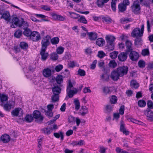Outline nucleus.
<instances>
[{
	"mask_svg": "<svg viewBox=\"0 0 153 153\" xmlns=\"http://www.w3.org/2000/svg\"><path fill=\"white\" fill-rule=\"evenodd\" d=\"M48 35L44 37L42 41V47L40 52V54L41 56L42 59V60L45 61L48 56V53H45V51L48 45Z\"/></svg>",
	"mask_w": 153,
	"mask_h": 153,
	"instance_id": "f257e3e1",
	"label": "nucleus"
},
{
	"mask_svg": "<svg viewBox=\"0 0 153 153\" xmlns=\"http://www.w3.org/2000/svg\"><path fill=\"white\" fill-rule=\"evenodd\" d=\"M130 3L128 0H123V2L118 5V13H124L126 10L127 7L129 5Z\"/></svg>",
	"mask_w": 153,
	"mask_h": 153,
	"instance_id": "f03ea898",
	"label": "nucleus"
},
{
	"mask_svg": "<svg viewBox=\"0 0 153 153\" xmlns=\"http://www.w3.org/2000/svg\"><path fill=\"white\" fill-rule=\"evenodd\" d=\"M132 11L135 14H138L140 13V7L138 1L137 0L134 1L131 6Z\"/></svg>",
	"mask_w": 153,
	"mask_h": 153,
	"instance_id": "7ed1b4c3",
	"label": "nucleus"
},
{
	"mask_svg": "<svg viewBox=\"0 0 153 153\" xmlns=\"http://www.w3.org/2000/svg\"><path fill=\"white\" fill-rule=\"evenodd\" d=\"M117 69L120 75V77H122L127 74L128 68L127 66H123L118 68Z\"/></svg>",
	"mask_w": 153,
	"mask_h": 153,
	"instance_id": "20e7f679",
	"label": "nucleus"
},
{
	"mask_svg": "<svg viewBox=\"0 0 153 153\" xmlns=\"http://www.w3.org/2000/svg\"><path fill=\"white\" fill-rule=\"evenodd\" d=\"M33 117L36 119V121L39 123H41L43 120L44 117L41 115L40 112L37 110H35L33 113Z\"/></svg>",
	"mask_w": 153,
	"mask_h": 153,
	"instance_id": "39448f33",
	"label": "nucleus"
},
{
	"mask_svg": "<svg viewBox=\"0 0 153 153\" xmlns=\"http://www.w3.org/2000/svg\"><path fill=\"white\" fill-rule=\"evenodd\" d=\"M49 14L51 18L56 21H63L65 20V16H62L61 15L56 14L54 12H50Z\"/></svg>",
	"mask_w": 153,
	"mask_h": 153,
	"instance_id": "423d86ee",
	"label": "nucleus"
},
{
	"mask_svg": "<svg viewBox=\"0 0 153 153\" xmlns=\"http://www.w3.org/2000/svg\"><path fill=\"white\" fill-rule=\"evenodd\" d=\"M129 57L130 59L132 61H136L139 59V54L136 51H131L129 53Z\"/></svg>",
	"mask_w": 153,
	"mask_h": 153,
	"instance_id": "0eeeda50",
	"label": "nucleus"
},
{
	"mask_svg": "<svg viewBox=\"0 0 153 153\" xmlns=\"http://www.w3.org/2000/svg\"><path fill=\"white\" fill-rule=\"evenodd\" d=\"M23 114V110L20 108H16L11 112L12 115L13 117H20Z\"/></svg>",
	"mask_w": 153,
	"mask_h": 153,
	"instance_id": "6e6552de",
	"label": "nucleus"
},
{
	"mask_svg": "<svg viewBox=\"0 0 153 153\" xmlns=\"http://www.w3.org/2000/svg\"><path fill=\"white\" fill-rule=\"evenodd\" d=\"M62 87L61 85H58L56 84L53 85L52 87V91L53 94L59 95L61 93Z\"/></svg>",
	"mask_w": 153,
	"mask_h": 153,
	"instance_id": "1a4fd4ad",
	"label": "nucleus"
},
{
	"mask_svg": "<svg viewBox=\"0 0 153 153\" xmlns=\"http://www.w3.org/2000/svg\"><path fill=\"white\" fill-rule=\"evenodd\" d=\"M30 39L33 41L37 42L41 39L40 34L38 32L34 31L32 32Z\"/></svg>",
	"mask_w": 153,
	"mask_h": 153,
	"instance_id": "9d476101",
	"label": "nucleus"
},
{
	"mask_svg": "<svg viewBox=\"0 0 153 153\" xmlns=\"http://www.w3.org/2000/svg\"><path fill=\"white\" fill-rule=\"evenodd\" d=\"M110 76L112 80L117 81L119 79L120 75L116 69V70H114L111 72Z\"/></svg>",
	"mask_w": 153,
	"mask_h": 153,
	"instance_id": "9b49d317",
	"label": "nucleus"
},
{
	"mask_svg": "<svg viewBox=\"0 0 153 153\" xmlns=\"http://www.w3.org/2000/svg\"><path fill=\"white\" fill-rule=\"evenodd\" d=\"M129 52H123L120 53L118 56V58L119 61L121 62L125 61L127 58V55L129 54Z\"/></svg>",
	"mask_w": 153,
	"mask_h": 153,
	"instance_id": "f8f14e48",
	"label": "nucleus"
},
{
	"mask_svg": "<svg viewBox=\"0 0 153 153\" xmlns=\"http://www.w3.org/2000/svg\"><path fill=\"white\" fill-rule=\"evenodd\" d=\"M14 104L15 102L14 101H10L4 105V108L5 110L9 111L11 108L14 107Z\"/></svg>",
	"mask_w": 153,
	"mask_h": 153,
	"instance_id": "ddd939ff",
	"label": "nucleus"
},
{
	"mask_svg": "<svg viewBox=\"0 0 153 153\" xmlns=\"http://www.w3.org/2000/svg\"><path fill=\"white\" fill-rule=\"evenodd\" d=\"M120 131L122 132L123 133L126 135H128L129 134V131L126 130L125 127V124L124 122L121 120L120 123Z\"/></svg>",
	"mask_w": 153,
	"mask_h": 153,
	"instance_id": "4468645a",
	"label": "nucleus"
},
{
	"mask_svg": "<svg viewBox=\"0 0 153 153\" xmlns=\"http://www.w3.org/2000/svg\"><path fill=\"white\" fill-rule=\"evenodd\" d=\"M140 32V28H139L136 27L135 28L131 33V36L133 37H137V36L141 37L143 36L139 35Z\"/></svg>",
	"mask_w": 153,
	"mask_h": 153,
	"instance_id": "2eb2a0df",
	"label": "nucleus"
},
{
	"mask_svg": "<svg viewBox=\"0 0 153 153\" xmlns=\"http://www.w3.org/2000/svg\"><path fill=\"white\" fill-rule=\"evenodd\" d=\"M109 0H97L96 4L98 7L102 8L105 6V3H107Z\"/></svg>",
	"mask_w": 153,
	"mask_h": 153,
	"instance_id": "dca6fc26",
	"label": "nucleus"
},
{
	"mask_svg": "<svg viewBox=\"0 0 153 153\" xmlns=\"http://www.w3.org/2000/svg\"><path fill=\"white\" fill-rule=\"evenodd\" d=\"M148 119L153 122V112L149 109H146V113Z\"/></svg>",
	"mask_w": 153,
	"mask_h": 153,
	"instance_id": "f3484780",
	"label": "nucleus"
},
{
	"mask_svg": "<svg viewBox=\"0 0 153 153\" xmlns=\"http://www.w3.org/2000/svg\"><path fill=\"white\" fill-rule=\"evenodd\" d=\"M88 113V108L86 106H82L79 111V114L82 116H84Z\"/></svg>",
	"mask_w": 153,
	"mask_h": 153,
	"instance_id": "a211bd4d",
	"label": "nucleus"
},
{
	"mask_svg": "<svg viewBox=\"0 0 153 153\" xmlns=\"http://www.w3.org/2000/svg\"><path fill=\"white\" fill-rule=\"evenodd\" d=\"M20 21L18 18L14 17L12 19V24L11 25V27L12 28H15L18 26L20 23Z\"/></svg>",
	"mask_w": 153,
	"mask_h": 153,
	"instance_id": "6ab92c4d",
	"label": "nucleus"
},
{
	"mask_svg": "<svg viewBox=\"0 0 153 153\" xmlns=\"http://www.w3.org/2000/svg\"><path fill=\"white\" fill-rule=\"evenodd\" d=\"M10 136L6 134L2 135L0 137L1 140L4 143H8L10 140Z\"/></svg>",
	"mask_w": 153,
	"mask_h": 153,
	"instance_id": "aec40b11",
	"label": "nucleus"
},
{
	"mask_svg": "<svg viewBox=\"0 0 153 153\" xmlns=\"http://www.w3.org/2000/svg\"><path fill=\"white\" fill-rule=\"evenodd\" d=\"M87 34L88 36L89 39L91 41L95 40L97 37V34L95 32H87Z\"/></svg>",
	"mask_w": 153,
	"mask_h": 153,
	"instance_id": "412c9836",
	"label": "nucleus"
},
{
	"mask_svg": "<svg viewBox=\"0 0 153 153\" xmlns=\"http://www.w3.org/2000/svg\"><path fill=\"white\" fill-rule=\"evenodd\" d=\"M1 18L3 19L7 22H10V15L9 12L8 11L4 12L2 14Z\"/></svg>",
	"mask_w": 153,
	"mask_h": 153,
	"instance_id": "4be33fe9",
	"label": "nucleus"
},
{
	"mask_svg": "<svg viewBox=\"0 0 153 153\" xmlns=\"http://www.w3.org/2000/svg\"><path fill=\"white\" fill-rule=\"evenodd\" d=\"M132 43L131 41L127 40L126 42V52H129L133 50V49L131 47Z\"/></svg>",
	"mask_w": 153,
	"mask_h": 153,
	"instance_id": "5701e85b",
	"label": "nucleus"
},
{
	"mask_svg": "<svg viewBox=\"0 0 153 153\" xmlns=\"http://www.w3.org/2000/svg\"><path fill=\"white\" fill-rule=\"evenodd\" d=\"M115 39L114 36L111 35L106 36L105 40L107 43H113Z\"/></svg>",
	"mask_w": 153,
	"mask_h": 153,
	"instance_id": "b1692460",
	"label": "nucleus"
},
{
	"mask_svg": "<svg viewBox=\"0 0 153 153\" xmlns=\"http://www.w3.org/2000/svg\"><path fill=\"white\" fill-rule=\"evenodd\" d=\"M28 26V25L27 22L24 21V19H22L20 21V23L19 25V27L25 29L27 28Z\"/></svg>",
	"mask_w": 153,
	"mask_h": 153,
	"instance_id": "393cba45",
	"label": "nucleus"
},
{
	"mask_svg": "<svg viewBox=\"0 0 153 153\" xmlns=\"http://www.w3.org/2000/svg\"><path fill=\"white\" fill-rule=\"evenodd\" d=\"M130 85L132 88L135 89H137L139 86V84L135 80H132L131 81Z\"/></svg>",
	"mask_w": 153,
	"mask_h": 153,
	"instance_id": "a878e982",
	"label": "nucleus"
},
{
	"mask_svg": "<svg viewBox=\"0 0 153 153\" xmlns=\"http://www.w3.org/2000/svg\"><path fill=\"white\" fill-rule=\"evenodd\" d=\"M63 82V76L61 75H57L56 77V82L58 84V85H61L62 86V84Z\"/></svg>",
	"mask_w": 153,
	"mask_h": 153,
	"instance_id": "bb28decb",
	"label": "nucleus"
},
{
	"mask_svg": "<svg viewBox=\"0 0 153 153\" xmlns=\"http://www.w3.org/2000/svg\"><path fill=\"white\" fill-rule=\"evenodd\" d=\"M113 105L108 104L106 105L105 107V113L108 114L112 111Z\"/></svg>",
	"mask_w": 153,
	"mask_h": 153,
	"instance_id": "cd10ccee",
	"label": "nucleus"
},
{
	"mask_svg": "<svg viewBox=\"0 0 153 153\" xmlns=\"http://www.w3.org/2000/svg\"><path fill=\"white\" fill-rule=\"evenodd\" d=\"M105 43L104 39L102 38H99L97 39L96 41L97 45L99 46H102Z\"/></svg>",
	"mask_w": 153,
	"mask_h": 153,
	"instance_id": "c85d7f7f",
	"label": "nucleus"
},
{
	"mask_svg": "<svg viewBox=\"0 0 153 153\" xmlns=\"http://www.w3.org/2000/svg\"><path fill=\"white\" fill-rule=\"evenodd\" d=\"M77 92L78 90L77 89H75V90H68V92H67L69 97L70 98H71L73 97L74 94L77 93Z\"/></svg>",
	"mask_w": 153,
	"mask_h": 153,
	"instance_id": "c756f323",
	"label": "nucleus"
},
{
	"mask_svg": "<svg viewBox=\"0 0 153 153\" xmlns=\"http://www.w3.org/2000/svg\"><path fill=\"white\" fill-rule=\"evenodd\" d=\"M48 79L49 80V82L50 84L52 86V85H53L56 84V78L53 76H50L48 77Z\"/></svg>",
	"mask_w": 153,
	"mask_h": 153,
	"instance_id": "7c9ffc66",
	"label": "nucleus"
},
{
	"mask_svg": "<svg viewBox=\"0 0 153 153\" xmlns=\"http://www.w3.org/2000/svg\"><path fill=\"white\" fill-rule=\"evenodd\" d=\"M100 78L103 81L108 82L109 80V75L107 73H105L101 76Z\"/></svg>",
	"mask_w": 153,
	"mask_h": 153,
	"instance_id": "2f4dec72",
	"label": "nucleus"
},
{
	"mask_svg": "<svg viewBox=\"0 0 153 153\" xmlns=\"http://www.w3.org/2000/svg\"><path fill=\"white\" fill-rule=\"evenodd\" d=\"M74 103L75 106V109L76 110H78L80 107V103L78 99H75L74 101Z\"/></svg>",
	"mask_w": 153,
	"mask_h": 153,
	"instance_id": "473e14b6",
	"label": "nucleus"
},
{
	"mask_svg": "<svg viewBox=\"0 0 153 153\" xmlns=\"http://www.w3.org/2000/svg\"><path fill=\"white\" fill-rule=\"evenodd\" d=\"M0 100L1 105H3L5 101H6L8 100V97L7 96L2 94L1 96H0Z\"/></svg>",
	"mask_w": 153,
	"mask_h": 153,
	"instance_id": "72a5a7b5",
	"label": "nucleus"
},
{
	"mask_svg": "<svg viewBox=\"0 0 153 153\" xmlns=\"http://www.w3.org/2000/svg\"><path fill=\"white\" fill-rule=\"evenodd\" d=\"M134 41V44L135 45L139 46L142 45L143 40L141 38L137 37Z\"/></svg>",
	"mask_w": 153,
	"mask_h": 153,
	"instance_id": "f704fd0d",
	"label": "nucleus"
},
{
	"mask_svg": "<svg viewBox=\"0 0 153 153\" xmlns=\"http://www.w3.org/2000/svg\"><path fill=\"white\" fill-rule=\"evenodd\" d=\"M55 72V69L54 67L53 66H50L49 67H48V77L50 76H52V75L54 74Z\"/></svg>",
	"mask_w": 153,
	"mask_h": 153,
	"instance_id": "c9c22d12",
	"label": "nucleus"
},
{
	"mask_svg": "<svg viewBox=\"0 0 153 153\" xmlns=\"http://www.w3.org/2000/svg\"><path fill=\"white\" fill-rule=\"evenodd\" d=\"M59 39L57 37H54L51 40V42L53 45H56L59 42Z\"/></svg>",
	"mask_w": 153,
	"mask_h": 153,
	"instance_id": "e433bc0d",
	"label": "nucleus"
},
{
	"mask_svg": "<svg viewBox=\"0 0 153 153\" xmlns=\"http://www.w3.org/2000/svg\"><path fill=\"white\" fill-rule=\"evenodd\" d=\"M58 56L56 53H52L50 55V59L52 60L55 61L58 59Z\"/></svg>",
	"mask_w": 153,
	"mask_h": 153,
	"instance_id": "4c0bfd02",
	"label": "nucleus"
},
{
	"mask_svg": "<svg viewBox=\"0 0 153 153\" xmlns=\"http://www.w3.org/2000/svg\"><path fill=\"white\" fill-rule=\"evenodd\" d=\"M117 0H112L111 3V7L112 10L114 12L116 11V5Z\"/></svg>",
	"mask_w": 153,
	"mask_h": 153,
	"instance_id": "58836bf2",
	"label": "nucleus"
},
{
	"mask_svg": "<svg viewBox=\"0 0 153 153\" xmlns=\"http://www.w3.org/2000/svg\"><path fill=\"white\" fill-rule=\"evenodd\" d=\"M130 120L133 123L140 125L143 126L144 124L143 123L132 118L130 119Z\"/></svg>",
	"mask_w": 153,
	"mask_h": 153,
	"instance_id": "ea45409f",
	"label": "nucleus"
},
{
	"mask_svg": "<svg viewBox=\"0 0 153 153\" xmlns=\"http://www.w3.org/2000/svg\"><path fill=\"white\" fill-rule=\"evenodd\" d=\"M108 66L110 68H114L117 67V63L115 60H111L108 64Z\"/></svg>",
	"mask_w": 153,
	"mask_h": 153,
	"instance_id": "a19ab883",
	"label": "nucleus"
},
{
	"mask_svg": "<svg viewBox=\"0 0 153 153\" xmlns=\"http://www.w3.org/2000/svg\"><path fill=\"white\" fill-rule=\"evenodd\" d=\"M32 32L29 29H26L24 31V35L27 37H30Z\"/></svg>",
	"mask_w": 153,
	"mask_h": 153,
	"instance_id": "79ce46f5",
	"label": "nucleus"
},
{
	"mask_svg": "<svg viewBox=\"0 0 153 153\" xmlns=\"http://www.w3.org/2000/svg\"><path fill=\"white\" fill-rule=\"evenodd\" d=\"M138 105L140 107H143L146 105V102L144 100H140L138 102Z\"/></svg>",
	"mask_w": 153,
	"mask_h": 153,
	"instance_id": "37998d69",
	"label": "nucleus"
},
{
	"mask_svg": "<svg viewBox=\"0 0 153 153\" xmlns=\"http://www.w3.org/2000/svg\"><path fill=\"white\" fill-rule=\"evenodd\" d=\"M59 114H57L56 115L55 117L53 118V119L48 121V125L53 124V123H55L56 120L59 119Z\"/></svg>",
	"mask_w": 153,
	"mask_h": 153,
	"instance_id": "c03bdc74",
	"label": "nucleus"
},
{
	"mask_svg": "<svg viewBox=\"0 0 153 153\" xmlns=\"http://www.w3.org/2000/svg\"><path fill=\"white\" fill-rule=\"evenodd\" d=\"M26 121L28 123L31 122L33 120V117L31 115H27L25 117Z\"/></svg>",
	"mask_w": 153,
	"mask_h": 153,
	"instance_id": "a18cd8bd",
	"label": "nucleus"
},
{
	"mask_svg": "<svg viewBox=\"0 0 153 153\" xmlns=\"http://www.w3.org/2000/svg\"><path fill=\"white\" fill-rule=\"evenodd\" d=\"M59 95L55 94H53L51 97V100L53 102H55L58 101L59 99Z\"/></svg>",
	"mask_w": 153,
	"mask_h": 153,
	"instance_id": "49530a36",
	"label": "nucleus"
},
{
	"mask_svg": "<svg viewBox=\"0 0 153 153\" xmlns=\"http://www.w3.org/2000/svg\"><path fill=\"white\" fill-rule=\"evenodd\" d=\"M80 18L78 19V22L85 24H86L87 23V21L84 16H80Z\"/></svg>",
	"mask_w": 153,
	"mask_h": 153,
	"instance_id": "de8ad7c7",
	"label": "nucleus"
},
{
	"mask_svg": "<svg viewBox=\"0 0 153 153\" xmlns=\"http://www.w3.org/2000/svg\"><path fill=\"white\" fill-rule=\"evenodd\" d=\"M138 66L140 68H143L146 66V62L144 60H140L138 62Z\"/></svg>",
	"mask_w": 153,
	"mask_h": 153,
	"instance_id": "09e8293b",
	"label": "nucleus"
},
{
	"mask_svg": "<svg viewBox=\"0 0 153 153\" xmlns=\"http://www.w3.org/2000/svg\"><path fill=\"white\" fill-rule=\"evenodd\" d=\"M102 19L103 21H105L108 24L111 23L112 21L111 19L108 16L103 17L102 18Z\"/></svg>",
	"mask_w": 153,
	"mask_h": 153,
	"instance_id": "8fccbe9b",
	"label": "nucleus"
},
{
	"mask_svg": "<svg viewBox=\"0 0 153 153\" xmlns=\"http://www.w3.org/2000/svg\"><path fill=\"white\" fill-rule=\"evenodd\" d=\"M110 101L111 104H115L116 103L117 101V97L114 95L112 96L110 99Z\"/></svg>",
	"mask_w": 153,
	"mask_h": 153,
	"instance_id": "3c124183",
	"label": "nucleus"
},
{
	"mask_svg": "<svg viewBox=\"0 0 153 153\" xmlns=\"http://www.w3.org/2000/svg\"><path fill=\"white\" fill-rule=\"evenodd\" d=\"M115 151L117 153H129L119 147H116Z\"/></svg>",
	"mask_w": 153,
	"mask_h": 153,
	"instance_id": "603ef678",
	"label": "nucleus"
},
{
	"mask_svg": "<svg viewBox=\"0 0 153 153\" xmlns=\"http://www.w3.org/2000/svg\"><path fill=\"white\" fill-rule=\"evenodd\" d=\"M107 49L110 51L114 50V43H107Z\"/></svg>",
	"mask_w": 153,
	"mask_h": 153,
	"instance_id": "864d4df0",
	"label": "nucleus"
},
{
	"mask_svg": "<svg viewBox=\"0 0 153 153\" xmlns=\"http://www.w3.org/2000/svg\"><path fill=\"white\" fill-rule=\"evenodd\" d=\"M131 21L128 18H123L120 19V22L122 24H124L130 22Z\"/></svg>",
	"mask_w": 153,
	"mask_h": 153,
	"instance_id": "5fc2aeb1",
	"label": "nucleus"
},
{
	"mask_svg": "<svg viewBox=\"0 0 153 153\" xmlns=\"http://www.w3.org/2000/svg\"><path fill=\"white\" fill-rule=\"evenodd\" d=\"M140 2L141 4L145 6L146 7H149V3L147 0H140Z\"/></svg>",
	"mask_w": 153,
	"mask_h": 153,
	"instance_id": "6e6d98bb",
	"label": "nucleus"
},
{
	"mask_svg": "<svg viewBox=\"0 0 153 153\" xmlns=\"http://www.w3.org/2000/svg\"><path fill=\"white\" fill-rule=\"evenodd\" d=\"M69 13L71 17L74 19H76L80 17V15L79 14L73 12H70Z\"/></svg>",
	"mask_w": 153,
	"mask_h": 153,
	"instance_id": "4d7b16f0",
	"label": "nucleus"
},
{
	"mask_svg": "<svg viewBox=\"0 0 153 153\" xmlns=\"http://www.w3.org/2000/svg\"><path fill=\"white\" fill-rule=\"evenodd\" d=\"M22 34V32L20 30H17L14 33V36L17 38H19Z\"/></svg>",
	"mask_w": 153,
	"mask_h": 153,
	"instance_id": "13d9d810",
	"label": "nucleus"
},
{
	"mask_svg": "<svg viewBox=\"0 0 153 153\" xmlns=\"http://www.w3.org/2000/svg\"><path fill=\"white\" fill-rule=\"evenodd\" d=\"M64 48L63 47L59 46L57 48L56 51L57 54H61L64 52Z\"/></svg>",
	"mask_w": 153,
	"mask_h": 153,
	"instance_id": "bf43d9fd",
	"label": "nucleus"
},
{
	"mask_svg": "<svg viewBox=\"0 0 153 153\" xmlns=\"http://www.w3.org/2000/svg\"><path fill=\"white\" fill-rule=\"evenodd\" d=\"M118 52L117 51H114L110 53V56L112 59H114L117 57Z\"/></svg>",
	"mask_w": 153,
	"mask_h": 153,
	"instance_id": "052dcab7",
	"label": "nucleus"
},
{
	"mask_svg": "<svg viewBox=\"0 0 153 153\" xmlns=\"http://www.w3.org/2000/svg\"><path fill=\"white\" fill-rule=\"evenodd\" d=\"M147 105L148 107L147 109H150L153 108V102L150 100H148L147 102Z\"/></svg>",
	"mask_w": 153,
	"mask_h": 153,
	"instance_id": "680f3d73",
	"label": "nucleus"
},
{
	"mask_svg": "<svg viewBox=\"0 0 153 153\" xmlns=\"http://www.w3.org/2000/svg\"><path fill=\"white\" fill-rule=\"evenodd\" d=\"M142 55L144 56H148L149 54V49H144L142 50L141 52Z\"/></svg>",
	"mask_w": 153,
	"mask_h": 153,
	"instance_id": "e2e57ef3",
	"label": "nucleus"
},
{
	"mask_svg": "<svg viewBox=\"0 0 153 153\" xmlns=\"http://www.w3.org/2000/svg\"><path fill=\"white\" fill-rule=\"evenodd\" d=\"M78 74L81 76H84L85 75V71L83 69H79L77 71Z\"/></svg>",
	"mask_w": 153,
	"mask_h": 153,
	"instance_id": "0e129e2a",
	"label": "nucleus"
},
{
	"mask_svg": "<svg viewBox=\"0 0 153 153\" xmlns=\"http://www.w3.org/2000/svg\"><path fill=\"white\" fill-rule=\"evenodd\" d=\"M103 90V92L106 94H109L111 92V91H110L109 88L107 87H104Z\"/></svg>",
	"mask_w": 153,
	"mask_h": 153,
	"instance_id": "69168bd1",
	"label": "nucleus"
},
{
	"mask_svg": "<svg viewBox=\"0 0 153 153\" xmlns=\"http://www.w3.org/2000/svg\"><path fill=\"white\" fill-rule=\"evenodd\" d=\"M20 47L23 49H26L28 47V45L24 42H21L20 44Z\"/></svg>",
	"mask_w": 153,
	"mask_h": 153,
	"instance_id": "338daca9",
	"label": "nucleus"
},
{
	"mask_svg": "<svg viewBox=\"0 0 153 153\" xmlns=\"http://www.w3.org/2000/svg\"><path fill=\"white\" fill-rule=\"evenodd\" d=\"M97 56L100 58H102L105 56V54L103 51H98Z\"/></svg>",
	"mask_w": 153,
	"mask_h": 153,
	"instance_id": "774afa93",
	"label": "nucleus"
}]
</instances>
